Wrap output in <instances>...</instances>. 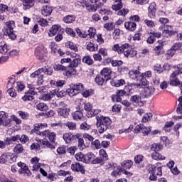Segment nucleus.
<instances>
[{"label":"nucleus","instance_id":"obj_38","mask_svg":"<svg viewBox=\"0 0 182 182\" xmlns=\"http://www.w3.org/2000/svg\"><path fill=\"white\" fill-rule=\"evenodd\" d=\"M163 149V146L160 144H153L151 146V151H154V153H157L160 151V150Z\"/></svg>","mask_w":182,"mask_h":182},{"label":"nucleus","instance_id":"obj_56","mask_svg":"<svg viewBox=\"0 0 182 182\" xmlns=\"http://www.w3.org/2000/svg\"><path fill=\"white\" fill-rule=\"evenodd\" d=\"M65 126L69 129V130H75L76 129V124L73 122H68L65 124Z\"/></svg>","mask_w":182,"mask_h":182},{"label":"nucleus","instance_id":"obj_53","mask_svg":"<svg viewBox=\"0 0 182 182\" xmlns=\"http://www.w3.org/2000/svg\"><path fill=\"white\" fill-rule=\"evenodd\" d=\"M176 55V51L173 50L171 48L169 49L166 53V59H171Z\"/></svg>","mask_w":182,"mask_h":182},{"label":"nucleus","instance_id":"obj_14","mask_svg":"<svg viewBox=\"0 0 182 182\" xmlns=\"http://www.w3.org/2000/svg\"><path fill=\"white\" fill-rule=\"evenodd\" d=\"M112 73H113V72L112 71V69H110V68H104L100 71L101 76L105 79L106 82L112 79Z\"/></svg>","mask_w":182,"mask_h":182},{"label":"nucleus","instance_id":"obj_29","mask_svg":"<svg viewBox=\"0 0 182 182\" xmlns=\"http://www.w3.org/2000/svg\"><path fill=\"white\" fill-rule=\"evenodd\" d=\"M18 140H19V135H16V136L7 137L4 140V143H5L6 146H9V145L12 144V143H14L15 141H18Z\"/></svg>","mask_w":182,"mask_h":182},{"label":"nucleus","instance_id":"obj_39","mask_svg":"<svg viewBox=\"0 0 182 182\" xmlns=\"http://www.w3.org/2000/svg\"><path fill=\"white\" fill-rule=\"evenodd\" d=\"M23 2V6L26 8V9H29V8H32L35 5L33 0H21Z\"/></svg>","mask_w":182,"mask_h":182},{"label":"nucleus","instance_id":"obj_6","mask_svg":"<svg viewBox=\"0 0 182 182\" xmlns=\"http://www.w3.org/2000/svg\"><path fill=\"white\" fill-rule=\"evenodd\" d=\"M151 168L149 180H151V181H156V180H157L156 176H161L163 174L161 166L156 164L154 165H151Z\"/></svg>","mask_w":182,"mask_h":182},{"label":"nucleus","instance_id":"obj_43","mask_svg":"<svg viewBox=\"0 0 182 182\" xmlns=\"http://www.w3.org/2000/svg\"><path fill=\"white\" fill-rule=\"evenodd\" d=\"M18 156L15 154L9 153L8 163L12 164V163H16Z\"/></svg>","mask_w":182,"mask_h":182},{"label":"nucleus","instance_id":"obj_25","mask_svg":"<svg viewBox=\"0 0 182 182\" xmlns=\"http://www.w3.org/2000/svg\"><path fill=\"white\" fill-rule=\"evenodd\" d=\"M53 11V8L50 6H44L41 9V14L43 16H49V15L52 14Z\"/></svg>","mask_w":182,"mask_h":182},{"label":"nucleus","instance_id":"obj_51","mask_svg":"<svg viewBox=\"0 0 182 182\" xmlns=\"http://www.w3.org/2000/svg\"><path fill=\"white\" fill-rule=\"evenodd\" d=\"M65 33L69 36H71V38H75V36H76V33L75 31H73V29H72V28L67 27L65 28Z\"/></svg>","mask_w":182,"mask_h":182},{"label":"nucleus","instance_id":"obj_59","mask_svg":"<svg viewBox=\"0 0 182 182\" xmlns=\"http://www.w3.org/2000/svg\"><path fill=\"white\" fill-rule=\"evenodd\" d=\"M76 33L77 35H78V36L80 38H87V34L86 33V32L85 31H81L80 29L79 28H77L75 29Z\"/></svg>","mask_w":182,"mask_h":182},{"label":"nucleus","instance_id":"obj_63","mask_svg":"<svg viewBox=\"0 0 182 182\" xmlns=\"http://www.w3.org/2000/svg\"><path fill=\"white\" fill-rule=\"evenodd\" d=\"M1 182H16V179H9L5 175H1L0 176Z\"/></svg>","mask_w":182,"mask_h":182},{"label":"nucleus","instance_id":"obj_28","mask_svg":"<svg viewBox=\"0 0 182 182\" xmlns=\"http://www.w3.org/2000/svg\"><path fill=\"white\" fill-rule=\"evenodd\" d=\"M73 171H80L81 174H85V168L79 163H75L71 165Z\"/></svg>","mask_w":182,"mask_h":182},{"label":"nucleus","instance_id":"obj_18","mask_svg":"<svg viewBox=\"0 0 182 182\" xmlns=\"http://www.w3.org/2000/svg\"><path fill=\"white\" fill-rule=\"evenodd\" d=\"M129 77L132 80H141V74L139 70H132L129 73Z\"/></svg>","mask_w":182,"mask_h":182},{"label":"nucleus","instance_id":"obj_62","mask_svg":"<svg viewBox=\"0 0 182 182\" xmlns=\"http://www.w3.org/2000/svg\"><path fill=\"white\" fill-rule=\"evenodd\" d=\"M8 52V46L5 43L0 46V53L5 55Z\"/></svg>","mask_w":182,"mask_h":182},{"label":"nucleus","instance_id":"obj_44","mask_svg":"<svg viewBox=\"0 0 182 182\" xmlns=\"http://www.w3.org/2000/svg\"><path fill=\"white\" fill-rule=\"evenodd\" d=\"M15 88L17 92H22L25 89V85L22 82H15Z\"/></svg>","mask_w":182,"mask_h":182},{"label":"nucleus","instance_id":"obj_61","mask_svg":"<svg viewBox=\"0 0 182 182\" xmlns=\"http://www.w3.org/2000/svg\"><path fill=\"white\" fill-rule=\"evenodd\" d=\"M92 146L94 147V149H99L102 148V145L100 144V141L98 139H96L95 141H92Z\"/></svg>","mask_w":182,"mask_h":182},{"label":"nucleus","instance_id":"obj_21","mask_svg":"<svg viewBox=\"0 0 182 182\" xmlns=\"http://www.w3.org/2000/svg\"><path fill=\"white\" fill-rule=\"evenodd\" d=\"M77 71L76 70V67L70 66L69 64L67 66V70H65V76L68 77H72V76H76Z\"/></svg>","mask_w":182,"mask_h":182},{"label":"nucleus","instance_id":"obj_55","mask_svg":"<svg viewBox=\"0 0 182 182\" xmlns=\"http://www.w3.org/2000/svg\"><path fill=\"white\" fill-rule=\"evenodd\" d=\"M75 157L77 161H82L85 163V154H82V152H79L75 154Z\"/></svg>","mask_w":182,"mask_h":182},{"label":"nucleus","instance_id":"obj_32","mask_svg":"<svg viewBox=\"0 0 182 182\" xmlns=\"http://www.w3.org/2000/svg\"><path fill=\"white\" fill-rule=\"evenodd\" d=\"M72 117L74 120H82L83 112L79 110L76 111L72 114Z\"/></svg>","mask_w":182,"mask_h":182},{"label":"nucleus","instance_id":"obj_40","mask_svg":"<svg viewBox=\"0 0 182 182\" xmlns=\"http://www.w3.org/2000/svg\"><path fill=\"white\" fill-rule=\"evenodd\" d=\"M80 56H77V58H73V60H71L70 63L69 64L70 66H73V68H77L79 66V64L81 62Z\"/></svg>","mask_w":182,"mask_h":182},{"label":"nucleus","instance_id":"obj_12","mask_svg":"<svg viewBox=\"0 0 182 182\" xmlns=\"http://www.w3.org/2000/svg\"><path fill=\"white\" fill-rule=\"evenodd\" d=\"M48 127V124L46 123H37L34 124V129L32 130L33 133H36L38 136H41L42 137V134L41 133H43V132H41L39 130H43V129H46Z\"/></svg>","mask_w":182,"mask_h":182},{"label":"nucleus","instance_id":"obj_4","mask_svg":"<svg viewBox=\"0 0 182 182\" xmlns=\"http://www.w3.org/2000/svg\"><path fill=\"white\" fill-rule=\"evenodd\" d=\"M84 89L85 85H83L82 83L71 84L70 85V88L67 90V93L70 96V97H73V96L79 95L80 92H83Z\"/></svg>","mask_w":182,"mask_h":182},{"label":"nucleus","instance_id":"obj_49","mask_svg":"<svg viewBox=\"0 0 182 182\" xmlns=\"http://www.w3.org/2000/svg\"><path fill=\"white\" fill-rule=\"evenodd\" d=\"M151 117H153V114L151 113L145 114L142 117L143 123H147V122H150V120H151Z\"/></svg>","mask_w":182,"mask_h":182},{"label":"nucleus","instance_id":"obj_52","mask_svg":"<svg viewBox=\"0 0 182 182\" xmlns=\"http://www.w3.org/2000/svg\"><path fill=\"white\" fill-rule=\"evenodd\" d=\"M82 62L87 65H93V60L89 55H86L82 58Z\"/></svg>","mask_w":182,"mask_h":182},{"label":"nucleus","instance_id":"obj_48","mask_svg":"<svg viewBox=\"0 0 182 182\" xmlns=\"http://www.w3.org/2000/svg\"><path fill=\"white\" fill-rule=\"evenodd\" d=\"M8 159H9V153L3 154L0 156L1 164H6V163H8Z\"/></svg>","mask_w":182,"mask_h":182},{"label":"nucleus","instance_id":"obj_34","mask_svg":"<svg viewBox=\"0 0 182 182\" xmlns=\"http://www.w3.org/2000/svg\"><path fill=\"white\" fill-rule=\"evenodd\" d=\"M66 48H68L69 49H71V50H74V52H77L79 50V48H77V46L74 44L72 41H67L65 43Z\"/></svg>","mask_w":182,"mask_h":182},{"label":"nucleus","instance_id":"obj_30","mask_svg":"<svg viewBox=\"0 0 182 182\" xmlns=\"http://www.w3.org/2000/svg\"><path fill=\"white\" fill-rule=\"evenodd\" d=\"M122 174V167L120 166L117 165L111 173L112 177H117V176H120Z\"/></svg>","mask_w":182,"mask_h":182},{"label":"nucleus","instance_id":"obj_50","mask_svg":"<svg viewBox=\"0 0 182 182\" xmlns=\"http://www.w3.org/2000/svg\"><path fill=\"white\" fill-rule=\"evenodd\" d=\"M41 72L43 73H45L46 75H48L49 76L52 75V73H53V69L52 68H42Z\"/></svg>","mask_w":182,"mask_h":182},{"label":"nucleus","instance_id":"obj_20","mask_svg":"<svg viewBox=\"0 0 182 182\" xmlns=\"http://www.w3.org/2000/svg\"><path fill=\"white\" fill-rule=\"evenodd\" d=\"M156 6L155 2H152L150 4L149 8H148V16L151 19H153L154 16H156Z\"/></svg>","mask_w":182,"mask_h":182},{"label":"nucleus","instance_id":"obj_2","mask_svg":"<svg viewBox=\"0 0 182 182\" xmlns=\"http://www.w3.org/2000/svg\"><path fill=\"white\" fill-rule=\"evenodd\" d=\"M96 127L98 129V133L103 134L105 132L109 130L112 127V119L103 115L96 117Z\"/></svg>","mask_w":182,"mask_h":182},{"label":"nucleus","instance_id":"obj_23","mask_svg":"<svg viewBox=\"0 0 182 182\" xmlns=\"http://www.w3.org/2000/svg\"><path fill=\"white\" fill-rule=\"evenodd\" d=\"M36 95V92L33 90H28L25 93V95L22 97V100L26 102V100H33L34 97Z\"/></svg>","mask_w":182,"mask_h":182},{"label":"nucleus","instance_id":"obj_42","mask_svg":"<svg viewBox=\"0 0 182 182\" xmlns=\"http://www.w3.org/2000/svg\"><path fill=\"white\" fill-rule=\"evenodd\" d=\"M106 82V79H105V77L100 76V75H97L95 77V82L98 86H103V83Z\"/></svg>","mask_w":182,"mask_h":182},{"label":"nucleus","instance_id":"obj_10","mask_svg":"<svg viewBox=\"0 0 182 182\" xmlns=\"http://www.w3.org/2000/svg\"><path fill=\"white\" fill-rule=\"evenodd\" d=\"M11 119L8 118V114L4 111H0V126H9Z\"/></svg>","mask_w":182,"mask_h":182},{"label":"nucleus","instance_id":"obj_35","mask_svg":"<svg viewBox=\"0 0 182 182\" xmlns=\"http://www.w3.org/2000/svg\"><path fill=\"white\" fill-rule=\"evenodd\" d=\"M151 156L154 160H166V156L158 152H153Z\"/></svg>","mask_w":182,"mask_h":182},{"label":"nucleus","instance_id":"obj_60","mask_svg":"<svg viewBox=\"0 0 182 182\" xmlns=\"http://www.w3.org/2000/svg\"><path fill=\"white\" fill-rule=\"evenodd\" d=\"M84 109L86 112H87V113H90V112H92V109H93V105H92L90 104V102H85L84 104Z\"/></svg>","mask_w":182,"mask_h":182},{"label":"nucleus","instance_id":"obj_15","mask_svg":"<svg viewBox=\"0 0 182 182\" xmlns=\"http://www.w3.org/2000/svg\"><path fill=\"white\" fill-rule=\"evenodd\" d=\"M17 166L21 168L18 170L19 174H27V176H31V171H29V168L26 166V164L23 162H18Z\"/></svg>","mask_w":182,"mask_h":182},{"label":"nucleus","instance_id":"obj_17","mask_svg":"<svg viewBox=\"0 0 182 182\" xmlns=\"http://www.w3.org/2000/svg\"><path fill=\"white\" fill-rule=\"evenodd\" d=\"M55 96H56V91L52 90L50 92H48V93L46 92L44 94H42L40 96L39 100L46 102L48 100H50V99H53Z\"/></svg>","mask_w":182,"mask_h":182},{"label":"nucleus","instance_id":"obj_7","mask_svg":"<svg viewBox=\"0 0 182 182\" xmlns=\"http://www.w3.org/2000/svg\"><path fill=\"white\" fill-rule=\"evenodd\" d=\"M182 67H176V70L173 72L170 77L169 85L171 86H178L180 80L177 79V75H181Z\"/></svg>","mask_w":182,"mask_h":182},{"label":"nucleus","instance_id":"obj_36","mask_svg":"<svg viewBox=\"0 0 182 182\" xmlns=\"http://www.w3.org/2000/svg\"><path fill=\"white\" fill-rule=\"evenodd\" d=\"M140 80L141 81V84H135V86H136L138 89H141V87L145 89V87H149V81H147V80L145 78H141Z\"/></svg>","mask_w":182,"mask_h":182},{"label":"nucleus","instance_id":"obj_41","mask_svg":"<svg viewBox=\"0 0 182 182\" xmlns=\"http://www.w3.org/2000/svg\"><path fill=\"white\" fill-rule=\"evenodd\" d=\"M13 151L16 154H21V153H22V151H23V146H22V144H16L14 149Z\"/></svg>","mask_w":182,"mask_h":182},{"label":"nucleus","instance_id":"obj_27","mask_svg":"<svg viewBox=\"0 0 182 182\" xmlns=\"http://www.w3.org/2000/svg\"><path fill=\"white\" fill-rule=\"evenodd\" d=\"M155 92H156V89L154 88V87H151V86L146 87L144 90V97H149V96H152V95H154Z\"/></svg>","mask_w":182,"mask_h":182},{"label":"nucleus","instance_id":"obj_9","mask_svg":"<svg viewBox=\"0 0 182 182\" xmlns=\"http://www.w3.org/2000/svg\"><path fill=\"white\" fill-rule=\"evenodd\" d=\"M78 5L82 6L83 8L85 7L88 12H96V11H97L98 6L97 5V4H95V5H90V4L87 3L86 1L80 0L78 2Z\"/></svg>","mask_w":182,"mask_h":182},{"label":"nucleus","instance_id":"obj_46","mask_svg":"<svg viewBox=\"0 0 182 182\" xmlns=\"http://www.w3.org/2000/svg\"><path fill=\"white\" fill-rule=\"evenodd\" d=\"M53 68L55 70H60V72L68 70V67L60 64H55L54 65Z\"/></svg>","mask_w":182,"mask_h":182},{"label":"nucleus","instance_id":"obj_24","mask_svg":"<svg viewBox=\"0 0 182 182\" xmlns=\"http://www.w3.org/2000/svg\"><path fill=\"white\" fill-rule=\"evenodd\" d=\"M61 29H62V26H60V25L59 24H55L52 26V27L49 30V33H48L49 36H55V35L58 33L59 31H61Z\"/></svg>","mask_w":182,"mask_h":182},{"label":"nucleus","instance_id":"obj_13","mask_svg":"<svg viewBox=\"0 0 182 182\" xmlns=\"http://www.w3.org/2000/svg\"><path fill=\"white\" fill-rule=\"evenodd\" d=\"M40 134H41V137H48L52 143H54L56 139V133L50 132L49 129L43 131L42 133H40Z\"/></svg>","mask_w":182,"mask_h":182},{"label":"nucleus","instance_id":"obj_37","mask_svg":"<svg viewBox=\"0 0 182 182\" xmlns=\"http://www.w3.org/2000/svg\"><path fill=\"white\" fill-rule=\"evenodd\" d=\"M95 159V154L92 152H89L86 155H85V162L89 164L90 161H93V159Z\"/></svg>","mask_w":182,"mask_h":182},{"label":"nucleus","instance_id":"obj_64","mask_svg":"<svg viewBox=\"0 0 182 182\" xmlns=\"http://www.w3.org/2000/svg\"><path fill=\"white\" fill-rule=\"evenodd\" d=\"M49 48L50 49H51V52L53 53H57V50L58 49V45H56V43L55 42L50 43Z\"/></svg>","mask_w":182,"mask_h":182},{"label":"nucleus","instance_id":"obj_16","mask_svg":"<svg viewBox=\"0 0 182 182\" xmlns=\"http://www.w3.org/2000/svg\"><path fill=\"white\" fill-rule=\"evenodd\" d=\"M57 112L58 116L64 117V119H67V117H69V114H70V109L66 107H63L61 108H58L57 109Z\"/></svg>","mask_w":182,"mask_h":182},{"label":"nucleus","instance_id":"obj_19","mask_svg":"<svg viewBox=\"0 0 182 182\" xmlns=\"http://www.w3.org/2000/svg\"><path fill=\"white\" fill-rule=\"evenodd\" d=\"M39 158L33 157L31 159V163L33 164L32 171H38L41 169L42 164L39 163Z\"/></svg>","mask_w":182,"mask_h":182},{"label":"nucleus","instance_id":"obj_26","mask_svg":"<svg viewBox=\"0 0 182 182\" xmlns=\"http://www.w3.org/2000/svg\"><path fill=\"white\" fill-rule=\"evenodd\" d=\"M131 102L136 105V106H143V105H144L143 100H141V97L139 95H134L131 97Z\"/></svg>","mask_w":182,"mask_h":182},{"label":"nucleus","instance_id":"obj_33","mask_svg":"<svg viewBox=\"0 0 182 182\" xmlns=\"http://www.w3.org/2000/svg\"><path fill=\"white\" fill-rule=\"evenodd\" d=\"M63 21L65 23H72L76 21V16L74 15H68L63 18Z\"/></svg>","mask_w":182,"mask_h":182},{"label":"nucleus","instance_id":"obj_22","mask_svg":"<svg viewBox=\"0 0 182 182\" xmlns=\"http://www.w3.org/2000/svg\"><path fill=\"white\" fill-rule=\"evenodd\" d=\"M124 26L127 31L134 32V30L137 28V24L134 21H127L124 23Z\"/></svg>","mask_w":182,"mask_h":182},{"label":"nucleus","instance_id":"obj_58","mask_svg":"<svg viewBox=\"0 0 182 182\" xmlns=\"http://www.w3.org/2000/svg\"><path fill=\"white\" fill-rule=\"evenodd\" d=\"M100 112H102V110L99 109H92V112H90V113H87V117H93V116H96V114H99Z\"/></svg>","mask_w":182,"mask_h":182},{"label":"nucleus","instance_id":"obj_3","mask_svg":"<svg viewBox=\"0 0 182 182\" xmlns=\"http://www.w3.org/2000/svg\"><path fill=\"white\" fill-rule=\"evenodd\" d=\"M15 28V21H9L6 22L5 26L4 27V31L5 35H8L10 39L13 41L16 39V34H15V31H14Z\"/></svg>","mask_w":182,"mask_h":182},{"label":"nucleus","instance_id":"obj_1","mask_svg":"<svg viewBox=\"0 0 182 182\" xmlns=\"http://www.w3.org/2000/svg\"><path fill=\"white\" fill-rule=\"evenodd\" d=\"M112 50H114V52H117L119 55L124 53L126 58H134V56L137 55V51L129 43H124L122 45L114 44L112 47Z\"/></svg>","mask_w":182,"mask_h":182},{"label":"nucleus","instance_id":"obj_47","mask_svg":"<svg viewBox=\"0 0 182 182\" xmlns=\"http://www.w3.org/2000/svg\"><path fill=\"white\" fill-rule=\"evenodd\" d=\"M121 166H122L124 168L129 169L133 166V161H132L131 160L124 161L121 164Z\"/></svg>","mask_w":182,"mask_h":182},{"label":"nucleus","instance_id":"obj_31","mask_svg":"<svg viewBox=\"0 0 182 182\" xmlns=\"http://www.w3.org/2000/svg\"><path fill=\"white\" fill-rule=\"evenodd\" d=\"M111 85L115 87H120V86H124V85H126V81L124 79L112 80L111 81Z\"/></svg>","mask_w":182,"mask_h":182},{"label":"nucleus","instance_id":"obj_54","mask_svg":"<svg viewBox=\"0 0 182 182\" xmlns=\"http://www.w3.org/2000/svg\"><path fill=\"white\" fill-rule=\"evenodd\" d=\"M151 76H152L151 71L150 70L146 71L145 73L141 74V79H150Z\"/></svg>","mask_w":182,"mask_h":182},{"label":"nucleus","instance_id":"obj_57","mask_svg":"<svg viewBox=\"0 0 182 182\" xmlns=\"http://www.w3.org/2000/svg\"><path fill=\"white\" fill-rule=\"evenodd\" d=\"M100 157L102 158V160L106 161L107 160V153L105 149H100L99 151Z\"/></svg>","mask_w":182,"mask_h":182},{"label":"nucleus","instance_id":"obj_5","mask_svg":"<svg viewBox=\"0 0 182 182\" xmlns=\"http://www.w3.org/2000/svg\"><path fill=\"white\" fill-rule=\"evenodd\" d=\"M48 55V50L45 46H40L36 48L35 50V56L41 62H45V58Z\"/></svg>","mask_w":182,"mask_h":182},{"label":"nucleus","instance_id":"obj_45","mask_svg":"<svg viewBox=\"0 0 182 182\" xmlns=\"http://www.w3.org/2000/svg\"><path fill=\"white\" fill-rule=\"evenodd\" d=\"M87 50H90V52H95V50H97V45H95V43L90 42L87 45Z\"/></svg>","mask_w":182,"mask_h":182},{"label":"nucleus","instance_id":"obj_11","mask_svg":"<svg viewBox=\"0 0 182 182\" xmlns=\"http://www.w3.org/2000/svg\"><path fill=\"white\" fill-rule=\"evenodd\" d=\"M63 137L65 143L70 144L72 141H75L76 139H79V137H80V134L73 135L72 133H65L63 134Z\"/></svg>","mask_w":182,"mask_h":182},{"label":"nucleus","instance_id":"obj_8","mask_svg":"<svg viewBox=\"0 0 182 182\" xmlns=\"http://www.w3.org/2000/svg\"><path fill=\"white\" fill-rule=\"evenodd\" d=\"M7 93L8 95H9V96H11V97H16L17 94L16 92H15V89H14V87H15V78L12 77L10 78L8 83H7Z\"/></svg>","mask_w":182,"mask_h":182}]
</instances>
